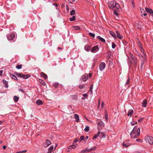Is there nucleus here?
I'll list each match as a JSON object with an SVG mask.
<instances>
[{"instance_id": "nucleus-10", "label": "nucleus", "mask_w": 153, "mask_h": 153, "mask_svg": "<svg viewBox=\"0 0 153 153\" xmlns=\"http://www.w3.org/2000/svg\"><path fill=\"white\" fill-rule=\"evenodd\" d=\"M132 62H133L134 67L135 68L137 66V59L136 57L135 58L133 59L132 60Z\"/></svg>"}, {"instance_id": "nucleus-44", "label": "nucleus", "mask_w": 153, "mask_h": 153, "mask_svg": "<svg viewBox=\"0 0 153 153\" xmlns=\"http://www.w3.org/2000/svg\"><path fill=\"white\" fill-rule=\"evenodd\" d=\"M143 59H144L145 57L146 58V60L147 59V57H146V54L144 53H143Z\"/></svg>"}, {"instance_id": "nucleus-64", "label": "nucleus", "mask_w": 153, "mask_h": 153, "mask_svg": "<svg viewBox=\"0 0 153 153\" xmlns=\"http://www.w3.org/2000/svg\"><path fill=\"white\" fill-rule=\"evenodd\" d=\"M47 153H54V152H53L48 151V152Z\"/></svg>"}, {"instance_id": "nucleus-20", "label": "nucleus", "mask_w": 153, "mask_h": 153, "mask_svg": "<svg viewBox=\"0 0 153 153\" xmlns=\"http://www.w3.org/2000/svg\"><path fill=\"white\" fill-rule=\"evenodd\" d=\"M109 33L110 35L114 38H117V36L116 35L115 33H114L112 31H109Z\"/></svg>"}, {"instance_id": "nucleus-53", "label": "nucleus", "mask_w": 153, "mask_h": 153, "mask_svg": "<svg viewBox=\"0 0 153 153\" xmlns=\"http://www.w3.org/2000/svg\"><path fill=\"white\" fill-rule=\"evenodd\" d=\"M140 51L141 52L143 53H144V49H143V48H140Z\"/></svg>"}, {"instance_id": "nucleus-43", "label": "nucleus", "mask_w": 153, "mask_h": 153, "mask_svg": "<svg viewBox=\"0 0 153 153\" xmlns=\"http://www.w3.org/2000/svg\"><path fill=\"white\" fill-rule=\"evenodd\" d=\"M81 152L82 153H87V149H84V150H82Z\"/></svg>"}, {"instance_id": "nucleus-1", "label": "nucleus", "mask_w": 153, "mask_h": 153, "mask_svg": "<svg viewBox=\"0 0 153 153\" xmlns=\"http://www.w3.org/2000/svg\"><path fill=\"white\" fill-rule=\"evenodd\" d=\"M140 134V128H137V127L135 126L131 132L130 136L132 138L134 137L135 138L139 136Z\"/></svg>"}, {"instance_id": "nucleus-56", "label": "nucleus", "mask_w": 153, "mask_h": 153, "mask_svg": "<svg viewBox=\"0 0 153 153\" xmlns=\"http://www.w3.org/2000/svg\"><path fill=\"white\" fill-rule=\"evenodd\" d=\"M136 55H137L138 56H140V55H141V54L139 52H137L136 53Z\"/></svg>"}, {"instance_id": "nucleus-26", "label": "nucleus", "mask_w": 153, "mask_h": 153, "mask_svg": "<svg viewBox=\"0 0 153 153\" xmlns=\"http://www.w3.org/2000/svg\"><path fill=\"white\" fill-rule=\"evenodd\" d=\"M13 99L14 101L16 102L18 101L19 99V97H18L16 96H14L13 97Z\"/></svg>"}, {"instance_id": "nucleus-47", "label": "nucleus", "mask_w": 153, "mask_h": 153, "mask_svg": "<svg viewBox=\"0 0 153 153\" xmlns=\"http://www.w3.org/2000/svg\"><path fill=\"white\" fill-rule=\"evenodd\" d=\"M105 118L106 119V120L107 121L108 120V115L107 114H105Z\"/></svg>"}, {"instance_id": "nucleus-18", "label": "nucleus", "mask_w": 153, "mask_h": 153, "mask_svg": "<svg viewBox=\"0 0 153 153\" xmlns=\"http://www.w3.org/2000/svg\"><path fill=\"white\" fill-rule=\"evenodd\" d=\"M144 59H141V60H142L141 62V65H140V68H142L143 66V65L144 63L146 61V58L144 57Z\"/></svg>"}, {"instance_id": "nucleus-52", "label": "nucleus", "mask_w": 153, "mask_h": 153, "mask_svg": "<svg viewBox=\"0 0 153 153\" xmlns=\"http://www.w3.org/2000/svg\"><path fill=\"white\" fill-rule=\"evenodd\" d=\"M93 87H90L89 89V91L91 93L92 92V89Z\"/></svg>"}, {"instance_id": "nucleus-33", "label": "nucleus", "mask_w": 153, "mask_h": 153, "mask_svg": "<svg viewBox=\"0 0 153 153\" xmlns=\"http://www.w3.org/2000/svg\"><path fill=\"white\" fill-rule=\"evenodd\" d=\"M74 28L76 30H78L80 29V27L79 26H74Z\"/></svg>"}, {"instance_id": "nucleus-14", "label": "nucleus", "mask_w": 153, "mask_h": 153, "mask_svg": "<svg viewBox=\"0 0 153 153\" xmlns=\"http://www.w3.org/2000/svg\"><path fill=\"white\" fill-rule=\"evenodd\" d=\"M145 10L147 12L151 14L153 13V11L151 9L145 7Z\"/></svg>"}, {"instance_id": "nucleus-19", "label": "nucleus", "mask_w": 153, "mask_h": 153, "mask_svg": "<svg viewBox=\"0 0 153 153\" xmlns=\"http://www.w3.org/2000/svg\"><path fill=\"white\" fill-rule=\"evenodd\" d=\"M39 81L40 83L42 84V85H40V86H41L42 85L45 86L46 85L45 82L42 79H39Z\"/></svg>"}, {"instance_id": "nucleus-22", "label": "nucleus", "mask_w": 153, "mask_h": 153, "mask_svg": "<svg viewBox=\"0 0 153 153\" xmlns=\"http://www.w3.org/2000/svg\"><path fill=\"white\" fill-rule=\"evenodd\" d=\"M76 145H72L71 146H69L68 147V149H74L75 148L77 147Z\"/></svg>"}, {"instance_id": "nucleus-3", "label": "nucleus", "mask_w": 153, "mask_h": 153, "mask_svg": "<svg viewBox=\"0 0 153 153\" xmlns=\"http://www.w3.org/2000/svg\"><path fill=\"white\" fill-rule=\"evenodd\" d=\"M97 123L98 125V129L100 130L102 127L104 126V123L101 120H99L97 121Z\"/></svg>"}, {"instance_id": "nucleus-58", "label": "nucleus", "mask_w": 153, "mask_h": 153, "mask_svg": "<svg viewBox=\"0 0 153 153\" xmlns=\"http://www.w3.org/2000/svg\"><path fill=\"white\" fill-rule=\"evenodd\" d=\"M82 96L84 97H86L87 96V94H84L82 95Z\"/></svg>"}, {"instance_id": "nucleus-35", "label": "nucleus", "mask_w": 153, "mask_h": 153, "mask_svg": "<svg viewBox=\"0 0 153 153\" xmlns=\"http://www.w3.org/2000/svg\"><path fill=\"white\" fill-rule=\"evenodd\" d=\"M126 142H124L123 144V146L124 147H128L129 145L127 144V143H125Z\"/></svg>"}, {"instance_id": "nucleus-12", "label": "nucleus", "mask_w": 153, "mask_h": 153, "mask_svg": "<svg viewBox=\"0 0 153 153\" xmlns=\"http://www.w3.org/2000/svg\"><path fill=\"white\" fill-rule=\"evenodd\" d=\"M91 48V46L88 45H86L84 47V49L87 51H90Z\"/></svg>"}, {"instance_id": "nucleus-34", "label": "nucleus", "mask_w": 153, "mask_h": 153, "mask_svg": "<svg viewBox=\"0 0 153 153\" xmlns=\"http://www.w3.org/2000/svg\"><path fill=\"white\" fill-rule=\"evenodd\" d=\"M46 143L47 146H48L49 145H50L51 144V143L49 140H46Z\"/></svg>"}, {"instance_id": "nucleus-37", "label": "nucleus", "mask_w": 153, "mask_h": 153, "mask_svg": "<svg viewBox=\"0 0 153 153\" xmlns=\"http://www.w3.org/2000/svg\"><path fill=\"white\" fill-rule=\"evenodd\" d=\"M59 85H61V84L58 82H55L53 84V86H59Z\"/></svg>"}, {"instance_id": "nucleus-54", "label": "nucleus", "mask_w": 153, "mask_h": 153, "mask_svg": "<svg viewBox=\"0 0 153 153\" xmlns=\"http://www.w3.org/2000/svg\"><path fill=\"white\" fill-rule=\"evenodd\" d=\"M133 1H131V4H132V6L134 8H135V6L134 5V2H133Z\"/></svg>"}, {"instance_id": "nucleus-63", "label": "nucleus", "mask_w": 153, "mask_h": 153, "mask_svg": "<svg viewBox=\"0 0 153 153\" xmlns=\"http://www.w3.org/2000/svg\"><path fill=\"white\" fill-rule=\"evenodd\" d=\"M19 90L20 91L22 92V93H24V91L22 89H20Z\"/></svg>"}, {"instance_id": "nucleus-61", "label": "nucleus", "mask_w": 153, "mask_h": 153, "mask_svg": "<svg viewBox=\"0 0 153 153\" xmlns=\"http://www.w3.org/2000/svg\"><path fill=\"white\" fill-rule=\"evenodd\" d=\"M112 63V60L110 59L109 61V64L110 65Z\"/></svg>"}, {"instance_id": "nucleus-48", "label": "nucleus", "mask_w": 153, "mask_h": 153, "mask_svg": "<svg viewBox=\"0 0 153 153\" xmlns=\"http://www.w3.org/2000/svg\"><path fill=\"white\" fill-rule=\"evenodd\" d=\"M131 58L133 60V59H134L136 57L134 56L131 55Z\"/></svg>"}, {"instance_id": "nucleus-42", "label": "nucleus", "mask_w": 153, "mask_h": 153, "mask_svg": "<svg viewBox=\"0 0 153 153\" xmlns=\"http://www.w3.org/2000/svg\"><path fill=\"white\" fill-rule=\"evenodd\" d=\"M139 46L140 48H143L140 42H139Z\"/></svg>"}, {"instance_id": "nucleus-13", "label": "nucleus", "mask_w": 153, "mask_h": 153, "mask_svg": "<svg viewBox=\"0 0 153 153\" xmlns=\"http://www.w3.org/2000/svg\"><path fill=\"white\" fill-rule=\"evenodd\" d=\"M120 5L118 3H115L114 6V10H116L115 8L116 9L117 11H120Z\"/></svg>"}, {"instance_id": "nucleus-50", "label": "nucleus", "mask_w": 153, "mask_h": 153, "mask_svg": "<svg viewBox=\"0 0 153 153\" xmlns=\"http://www.w3.org/2000/svg\"><path fill=\"white\" fill-rule=\"evenodd\" d=\"M129 83V80H127L126 83L125 85H128V84Z\"/></svg>"}, {"instance_id": "nucleus-15", "label": "nucleus", "mask_w": 153, "mask_h": 153, "mask_svg": "<svg viewBox=\"0 0 153 153\" xmlns=\"http://www.w3.org/2000/svg\"><path fill=\"white\" fill-rule=\"evenodd\" d=\"M97 39H98L100 41L103 42H105V40L101 37L100 36H98L97 37Z\"/></svg>"}, {"instance_id": "nucleus-29", "label": "nucleus", "mask_w": 153, "mask_h": 153, "mask_svg": "<svg viewBox=\"0 0 153 153\" xmlns=\"http://www.w3.org/2000/svg\"><path fill=\"white\" fill-rule=\"evenodd\" d=\"M22 65H17L16 66V68L17 69H20L22 68Z\"/></svg>"}, {"instance_id": "nucleus-31", "label": "nucleus", "mask_w": 153, "mask_h": 153, "mask_svg": "<svg viewBox=\"0 0 153 153\" xmlns=\"http://www.w3.org/2000/svg\"><path fill=\"white\" fill-rule=\"evenodd\" d=\"M89 127L88 126H86L85 127V128L84 129V131H85L87 132L89 131Z\"/></svg>"}, {"instance_id": "nucleus-51", "label": "nucleus", "mask_w": 153, "mask_h": 153, "mask_svg": "<svg viewBox=\"0 0 153 153\" xmlns=\"http://www.w3.org/2000/svg\"><path fill=\"white\" fill-rule=\"evenodd\" d=\"M98 136V134H95L94 137H93V139H95Z\"/></svg>"}, {"instance_id": "nucleus-2", "label": "nucleus", "mask_w": 153, "mask_h": 153, "mask_svg": "<svg viewBox=\"0 0 153 153\" xmlns=\"http://www.w3.org/2000/svg\"><path fill=\"white\" fill-rule=\"evenodd\" d=\"M15 74L18 77L22 78L23 79H27L30 77V75L29 74H24L22 73L16 72L15 73Z\"/></svg>"}, {"instance_id": "nucleus-9", "label": "nucleus", "mask_w": 153, "mask_h": 153, "mask_svg": "<svg viewBox=\"0 0 153 153\" xmlns=\"http://www.w3.org/2000/svg\"><path fill=\"white\" fill-rule=\"evenodd\" d=\"M99 49V47L98 45H96V46L93 47L91 50V51L93 53H95L97 52Z\"/></svg>"}, {"instance_id": "nucleus-25", "label": "nucleus", "mask_w": 153, "mask_h": 153, "mask_svg": "<svg viewBox=\"0 0 153 153\" xmlns=\"http://www.w3.org/2000/svg\"><path fill=\"white\" fill-rule=\"evenodd\" d=\"M147 103V100H144L143 101V103L142 104V106L143 107H146V104Z\"/></svg>"}, {"instance_id": "nucleus-7", "label": "nucleus", "mask_w": 153, "mask_h": 153, "mask_svg": "<svg viewBox=\"0 0 153 153\" xmlns=\"http://www.w3.org/2000/svg\"><path fill=\"white\" fill-rule=\"evenodd\" d=\"M116 3V1H110L109 3L108 6L111 9H114L115 4Z\"/></svg>"}, {"instance_id": "nucleus-23", "label": "nucleus", "mask_w": 153, "mask_h": 153, "mask_svg": "<svg viewBox=\"0 0 153 153\" xmlns=\"http://www.w3.org/2000/svg\"><path fill=\"white\" fill-rule=\"evenodd\" d=\"M36 103L37 105H42L43 104L42 101L39 100H38L36 101Z\"/></svg>"}, {"instance_id": "nucleus-16", "label": "nucleus", "mask_w": 153, "mask_h": 153, "mask_svg": "<svg viewBox=\"0 0 153 153\" xmlns=\"http://www.w3.org/2000/svg\"><path fill=\"white\" fill-rule=\"evenodd\" d=\"M74 117L76 119V122L78 123L79 122V115L77 114H74Z\"/></svg>"}, {"instance_id": "nucleus-21", "label": "nucleus", "mask_w": 153, "mask_h": 153, "mask_svg": "<svg viewBox=\"0 0 153 153\" xmlns=\"http://www.w3.org/2000/svg\"><path fill=\"white\" fill-rule=\"evenodd\" d=\"M10 74V77L11 78L15 80H17V78L16 75L11 73Z\"/></svg>"}, {"instance_id": "nucleus-27", "label": "nucleus", "mask_w": 153, "mask_h": 153, "mask_svg": "<svg viewBox=\"0 0 153 153\" xmlns=\"http://www.w3.org/2000/svg\"><path fill=\"white\" fill-rule=\"evenodd\" d=\"M76 18L75 16H73L72 17H70L69 18V20L70 21H72L75 20Z\"/></svg>"}, {"instance_id": "nucleus-24", "label": "nucleus", "mask_w": 153, "mask_h": 153, "mask_svg": "<svg viewBox=\"0 0 153 153\" xmlns=\"http://www.w3.org/2000/svg\"><path fill=\"white\" fill-rule=\"evenodd\" d=\"M133 111L132 109H130L128 111V113L127 114L128 116H131V115L133 114Z\"/></svg>"}, {"instance_id": "nucleus-11", "label": "nucleus", "mask_w": 153, "mask_h": 153, "mask_svg": "<svg viewBox=\"0 0 153 153\" xmlns=\"http://www.w3.org/2000/svg\"><path fill=\"white\" fill-rule=\"evenodd\" d=\"M116 33L117 34V38L119 39H121L123 38V36L122 35H121L120 33L117 30L116 31Z\"/></svg>"}, {"instance_id": "nucleus-46", "label": "nucleus", "mask_w": 153, "mask_h": 153, "mask_svg": "<svg viewBox=\"0 0 153 153\" xmlns=\"http://www.w3.org/2000/svg\"><path fill=\"white\" fill-rule=\"evenodd\" d=\"M100 101H101V100H100V99H99V100H98V107H99L100 106Z\"/></svg>"}, {"instance_id": "nucleus-39", "label": "nucleus", "mask_w": 153, "mask_h": 153, "mask_svg": "<svg viewBox=\"0 0 153 153\" xmlns=\"http://www.w3.org/2000/svg\"><path fill=\"white\" fill-rule=\"evenodd\" d=\"M53 146H52L48 149V151L53 152Z\"/></svg>"}, {"instance_id": "nucleus-28", "label": "nucleus", "mask_w": 153, "mask_h": 153, "mask_svg": "<svg viewBox=\"0 0 153 153\" xmlns=\"http://www.w3.org/2000/svg\"><path fill=\"white\" fill-rule=\"evenodd\" d=\"M98 136H99L100 137H103V136H104V134L102 132H100V131H99L98 132Z\"/></svg>"}, {"instance_id": "nucleus-45", "label": "nucleus", "mask_w": 153, "mask_h": 153, "mask_svg": "<svg viewBox=\"0 0 153 153\" xmlns=\"http://www.w3.org/2000/svg\"><path fill=\"white\" fill-rule=\"evenodd\" d=\"M84 137L83 136H81L80 137V140L79 141V142H81L82 140H83L84 139Z\"/></svg>"}, {"instance_id": "nucleus-4", "label": "nucleus", "mask_w": 153, "mask_h": 153, "mask_svg": "<svg viewBox=\"0 0 153 153\" xmlns=\"http://www.w3.org/2000/svg\"><path fill=\"white\" fill-rule=\"evenodd\" d=\"M146 142H148L150 144H153V137L151 136H147L145 138Z\"/></svg>"}, {"instance_id": "nucleus-60", "label": "nucleus", "mask_w": 153, "mask_h": 153, "mask_svg": "<svg viewBox=\"0 0 153 153\" xmlns=\"http://www.w3.org/2000/svg\"><path fill=\"white\" fill-rule=\"evenodd\" d=\"M97 148V146H94V147L92 148L91 149V150H92V151H93V150H94V149H96Z\"/></svg>"}, {"instance_id": "nucleus-17", "label": "nucleus", "mask_w": 153, "mask_h": 153, "mask_svg": "<svg viewBox=\"0 0 153 153\" xmlns=\"http://www.w3.org/2000/svg\"><path fill=\"white\" fill-rule=\"evenodd\" d=\"M40 76L43 77L45 79H47L48 78L47 75L43 72H42L40 74Z\"/></svg>"}, {"instance_id": "nucleus-6", "label": "nucleus", "mask_w": 153, "mask_h": 153, "mask_svg": "<svg viewBox=\"0 0 153 153\" xmlns=\"http://www.w3.org/2000/svg\"><path fill=\"white\" fill-rule=\"evenodd\" d=\"M7 36L8 40H13L15 38V34L13 33H11L9 35H7Z\"/></svg>"}, {"instance_id": "nucleus-30", "label": "nucleus", "mask_w": 153, "mask_h": 153, "mask_svg": "<svg viewBox=\"0 0 153 153\" xmlns=\"http://www.w3.org/2000/svg\"><path fill=\"white\" fill-rule=\"evenodd\" d=\"M89 35L90 36L92 37L93 38H94L95 36V34L93 33H91V32H89Z\"/></svg>"}, {"instance_id": "nucleus-38", "label": "nucleus", "mask_w": 153, "mask_h": 153, "mask_svg": "<svg viewBox=\"0 0 153 153\" xmlns=\"http://www.w3.org/2000/svg\"><path fill=\"white\" fill-rule=\"evenodd\" d=\"M116 46V44L114 42L112 43V48L113 49H114Z\"/></svg>"}, {"instance_id": "nucleus-59", "label": "nucleus", "mask_w": 153, "mask_h": 153, "mask_svg": "<svg viewBox=\"0 0 153 153\" xmlns=\"http://www.w3.org/2000/svg\"><path fill=\"white\" fill-rule=\"evenodd\" d=\"M88 75V76H89V78H90L92 76V73H90L89 75Z\"/></svg>"}, {"instance_id": "nucleus-8", "label": "nucleus", "mask_w": 153, "mask_h": 153, "mask_svg": "<svg viewBox=\"0 0 153 153\" xmlns=\"http://www.w3.org/2000/svg\"><path fill=\"white\" fill-rule=\"evenodd\" d=\"M105 63L103 62H101L100 64L99 69L101 71H102L105 68Z\"/></svg>"}, {"instance_id": "nucleus-36", "label": "nucleus", "mask_w": 153, "mask_h": 153, "mask_svg": "<svg viewBox=\"0 0 153 153\" xmlns=\"http://www.w3.org/2000/svg\"><path fill=\"white\" fill-rule=\"evenodd\" d=\"M3 83L4 84L5 86H8V82L6 81L3 80Z\"/></svg>"}, {"instance_id": "nucleus-40", "label": "nucleus", "mask_w": 153, "mask_h": 153, "mask_svg": "<svg viewBox=\"0 0 153 153\" xmlns=\"http://www.w3.org/2000/svg\"><path fill=\"white\" fill-rule=\"evenodd\" d=\"M79 140V139L76 138L74 140V141L73 142V144H75V143H76Z\"/></svg>"}, {"instance_id": "nucleus-32", "label": "nucleus", "mask_w": 153, "mask_h": 153, "mask_svg": "<svg viewBox=\"0 0 153 153\" xmlns=\"http://www.w3.org/2000/svg\"><path fill=\"white\" fill-rule=\"evenodd\" d=\"M75 14V11L74 10H72L70 12V15L71 16H73Z\"/></svg>"}, {"instance_id": "nucleus-57", "label": "nucleus", "mask_w": 153, "mask_h": 153, "mask_svg": "<svg viewBox=\"0 0 153 153\" xmlns=\"http://www.w3.org/2000/svg\"><path fill=\"white\" fill-rule=\"evenodd\" d=\"M3 72V70H0V76L2 75Z\"/></svg>"}, {"instance_id": "nucleus-41", "label": "nucleus", "mask_w": 153, "mask_h": 153, "mask_svg": "<svg viewBox=\"0 0 153 153\" xmlns=\"http://www.w3.org/2000/svg\"><path fill=\"white\" fill-rule=\"evenodd\" d=\"M71 98H73L74 99H76L77 97L75 95H72L71 96Z\"/></svg>"}, {"instance_id": "nucleus-62", "label": "nucleus", "mask_w": 153, "mask_h": 153, "mask_svg": "<svg viewBox=\"0 0 153 153\" xmlns=\"http://www.w3.org/2000/svg\"><path fill=\"white\" fill-rule=\"evenodd\" d=\"M114 9L113 10H114ZM114 13L117 15L118 14V13H117L116 12V10H114Z\"/></svg>"}, {"instance_id": "nucleus-49", "label": "nucleus", "mask_w": 153, "mask_h": 153, "mask_svg": "<svg viewBox=\"0 0 153 153\" xmlns=\"http://www.w3.org/2000/svg\"><path fill=\"white\" fill-rule=\"evenodd\" d=\"M143 120V118H141L138 120V121L139 123L141 122Z\"/></svg>"}, {"instance_id": "nucleus-5", "label": "nucleus", "mask_w": 153, "mask_h": 153, "mask_svg": "<svg viewBox=\"0 0 153 153\" xmlns=\"http://www.w3.org/2000/svg\"><path fill=\"white\" fill-rule=\"evenodd\" d=\"M89 79V76L88 74L86 73L85 74L82 76L80 79V80L81 81H85Z\"/></svg>"}, {"instance_id": "nucleus-55", "label": "nucleus", "mask_w": 153, "mask_h": 153, "mask_svg": "<svg viewBox=\"0 0 153 153\" xmlns=\"http://www.w3.org/2000/svg\"><path fill=\"white\" fill-rule=\"evenodd\" d=\"M87 152H89L92 151L91 149H87Z\"/></svg>"}]
</instances>
